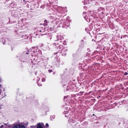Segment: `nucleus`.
I'll return each mask as SVG.
<instances>
[{
	"instance_id": "nucleus-3",
	"label": "nucleus",
	"mask_w": 128,
	"mask_h": 128,
	"mask_svg": "<svg viewBox=\"0 0 128 128\" xmlns=\"http://www.w3.org/2000/svg\"><path fill=\"white\" fill-rule=\"evenodd\" d=\"M128 74V73L127 72H125V73H124V74L125 75H127V74Z\"/></svg>"
},
{
	"instance_id": "nucleus-5",
	"label": "nucleus",
	"mask_w": 128,
	"mask_h": 128,
	"mask_svg": "<svg viewBox=\"0 0 128 128\" xmlns=\"http://www.w3.org/2000/svg\"><path fill=\"white\" fill-rule=\"evenodd\" d=\"M51 71H51V70L50 71V72H51Z\"/></svg>"
},
{
	"instance_id": "nucleus-10",
	"label": "nucleus",
	"mask_w": 128,
	"mask_h": 128,
	"mask_svg": "<svg viewBox=\"0 0 128 128\" xmlns=\"http://www.w3.org/2000/svg\"><path fill=\"white\" fill-rule=\"evenodd\" d=\"M3 44H4V43L3 42Z\"/></svg>"
},
{
	"instance_id": "nucleus-9",
	"label": "nucleus",
	"mask_w": 128,
	"mask_h": 128,
	"mask_svg": "<svg viewBox=\"0 0 128 128\" xmlns=\"http://www.w3.org/2000/svg\"><path fill=\"white\" fill-rule=\"evenodd\" d=\"M93 115H94V114H93Z\"/></svg>"
},
{
	"instance_id": "nucleus-7",
	"label": "nucleus",
	"mask_w": 128,
	"mask_h": 128,
	"mask_svg": "<svg viewBox=\"0 0 128 128\" xmlns=\"http://www.w3.org/2000/svg\"><path fill=\"white\" fill-rule=\"evenodd\" d=\"M46 20H44V21H46Z\"/></svg>"
},
{
	"instance_id": "nucleus-2",
	"label": "nucleus",
	"mask_w": 128,
	"mask_h": 128,
	"mask_svg": "<svg viewBox=\"0 0 128 128\" xmlns=\"http://www.w3.org/2000/svg\"><path fill=\"white\" fill-rule=\"evenodd\" d=\"M46 126L47 127H48L49 126V125L48 124H46Z\"/></svg>"
},
{
	"instance_id": "nucleus-8",
	"label": "nucleus",
	"mask_w": 128,
	"mask_h": 128,
	"mask_svg": "<svg viewBox=\"0 0 128 128\" xmlns=\"http://www.w3.org/2000/svg\"><path fill=\"white\" fill-rule=\"evenodd\" d=\"M46 20H44V21H46Z\"/></svg>"
},
{
	"instance_id": "nucleus-6",
	"label": "nucleus",
	"mask_w": 128,
	"mask_h": 128,
	"mask_svg": "<svg viewBox=\"0 0 128 128\" xmlns=\"http://www.w3.org/2000/svg\"><path fill=\"white\" fill-rule=\"evenodd\" d=\"M46 20H44V21H46Z\"/></svg>"
},
{
	"instance_id": "nucleus-1",
	"label": "nucleus",
	"mask_w": 128,
	"mask_h": 128,
	"mask_svg": "<svg viewBox=\"0 0 128 128\" xmlns=\"http://www.w3.org/2000/svg\"><path fill=\"white\" fill-rule=\"evenodd\" d=\"M44 125L43 123H39L37 124V126H32L31 128H43V126Z\"/></svg>"
},
{
	"instance_id": "nucleus-11",
	"label": "nucleus",
	"mask_w": 128,
	"mask_h": 128,
	"mask_svg": "<svg viewBox=\"0 0 128 128\" xmlns=\"http://www.w3.org/2000/svg\"><path fill=\"white\" fill-rule=\"evenodd\" d=\"M0 80H1V79H0Z\"/></svg>"
},
{
	"instance_id": "nucleus-4",
	"label": "nucleus",
	"mask_w": 128,
	"mask_h": 128,
	"mask_svg": "<svg viewBox=\"0 0 128 128\" xmlns=\"http://www.w3.org/2000/svg\"><path fill=\"white\" fill-rule=\"evenodd\" d=\"M13 128H16V125H15L14 127Z\"/></svg>"
}]
</instances>
